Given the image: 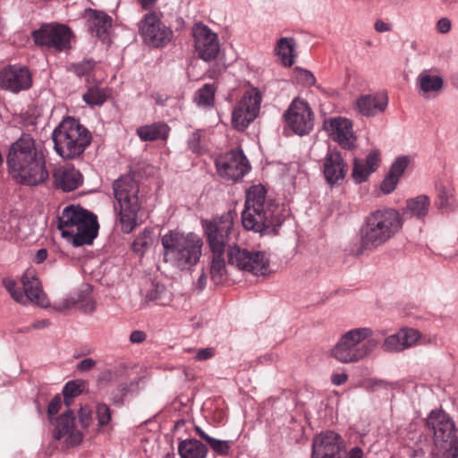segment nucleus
<instances>
[{"label":"nucleus","instance_id":"obj_64","mask_svg":"<svg viewBox=\"0 0 458 458\" xmlns=\"http://www.w3.org/2000/svg\"><path fill=\"white\" fill-rule=\"evenodd\" d=\"M143 9H148L154 5L157 0H138Z\"/></svg>","mask_w":458,"mask_h":458},{"label":"nucleus","instance_id":"obj_13","mask_svg":"<svg viewBox=\"0 0 458 458\" xmlns=\"http://www.w3.org/2000/svg\"><path fill=\"white\" fill-rule=\"evenodd\" d=\"M202 240L195 233H188L174 243V267L180 270H190L201 257Z\"/></svg>","mask_w":458,"mask_h":458},{"label":"nucleus","instance_id":"obj_47","mask_svg":"<svg viewBox=\"0 0 458 458\" xmlns=\"http://www.w3.org/2000/svg\"><path fill=\"white\" fill-rule=\"evenodd\" d=\"M410 159L406 156L399 157L393 163L389 174L397 177L398 179L403 174L409 165Z\"/></svg>","mask_w":458,"mask_h":458},{"label":"nucleus","instance_id":"obj_22","mask_svg":"<svg viewBox=\"0 0 458 458\" xmlns=\"http://www.w3.org/2000/svg\"><path fill=\"white\" fill-rule=\"evenodd\" d=\"M348 165L340 152L328 150L323 164L325 179L331 186L339 184L345 177Z\"/></svg>","mask_w":458,"mask_h":458},{"label":"nucleus","instance_id":"obj_10","mask_svg":"<svg viewBox=\"0 0 458 458\" xmlns=\"http://www.w3.org/2000/svg\"><path fill=\"white\" fill-rule=\"evenodd\" d=\"M32 37L37 45L63 52L71 48L72 31L65 24L51 22L41 25L33 31Z\"/></svg>","mask_w":458,"mask_h":458},{"label":"nucleus","instance_id":"obj_29","mask_svg":"<svg viewBox=\"0 0 458 458\" xmlns=\"http://www.w3.org/2000/svg\"><path fill=\"white\" fill-rule=\"evenodd\" d=\"M419 91L424 98L438 94L444 85L443 79L438 75H432L428 71L421 72L417 77Z\"/></svg>","mask_w":458,"mask_h":458},{"label":"nucleus","instance_id":"obj_14","mask_svg":"<svg viewBox=\"0 0 458 458\" xmlns=\"http://www.w3.org/2000/svg\"><path fill=\"white\" fill-rule=\"evenodd\" d=\"M284 120L286 127L300 136L308 134L314 125L311 108L306 101L299 98L292 101L284 114Z\"/></svg>","mask_w":458,"mask_h":458},{"label":"nucleus","instance_id":"obj_26","mask_svg":"<svg viewBox=\"0 0 458 458\" xmlns=\"http://www.w3.org/2000/svg\"><path fill=\"white\" fill-rule=\"evenodd\" d=\"M84 18L88 29L98 38H105L112 25V19L109 15L101 11L88 9L85 11Z\"/></svg>","mask_w":458,"mask_h":458},{"label":"nucleus","instance_id":"obj_50","mask_svg":"<svg viewBox=\"0 0 458 458\" xmlns=\"http://www.w3.org/2000/svg\"><path fill=\"white\" fill-rule=\"evenodd\" d=\"M162 245L164 248V260L168 262L172 252V230H169L162 237Z\"/></svg>","mask_w":458,"mask_h":458},{"label":"nucleus","instance_id":"obj_4","mask_svg":"<svg viewBox=\"0 0 458 458\" xmlns=\"http://www.w3.org/2000/svg\"><path fill=\"white\" fill-rule=\"evenodd\" d=\"M58 230L75 247L91 244L98 235L97 216L80 206L65 207L58 216Z\"/></svg>","mask_w":458,"mask_h":458},{"label":"nucleus","instance_id":"obj_41","mask_svg":"<svg viewBox=\"0 0 458 458\" xmlns=\"http://www.w3.org/2000/svg\"><path fill=\"white\" fill-rule=\"evenodd\" d=\"M84 382L81 380H72L67 382L63 388V394L64 397V403L67 406H70L72 398L79 395L82 392Z\"/></svg>","mask_w":458,"mask_h":458},{"label":"nucleus","instance_id":"obj_44","mask_svg":"<svg viewBox=\"0 0 458 458\" xmlns=\"http://www.w3.org/2000/svg\"><path fill=\"white\" fill-rule=\"evenodd\" d=\"M3 284L11 297L19 303H25V296L21 289L17 286L16 282L12 278H4Z\"/></svg>","mask_w":458,"mask_h":458},{"label":"nucleus","instance_id":"obj_53","mask_svg":"<svg viewBox=\"0 0 458 458\" xmlns=\"http://www.w3.org/2000/svg\"><path fill=\"white\" fill-rule=\"evenodd\" d=\"M452 22L446 17L440 18L437 22V30L439 33L446 34L451 30Z\"/></svg>","mask_w":458,"mask_h":458},{"label":"nucleus","instance_id":"obj_63","mask_svg":"<svg viewBox=\"0 0 458 458\" xmlns=\"http://www.w3.org/2000/svg\"><path fill=\"white\" fill-rule=\"evenodd\" d=\"M49 325H50V321L48 319L45 318V319L35 321L32 324V327L34 329H43V328L49 327Z\"/></svg>","mask_w":458,"mask_h":458},{"label":"nucleus","instance_id":"obj_5","mask_svg":"<svg viewBox=\"0 0 458 458\" xmlns=\"http://www.w3.org/2000/svg\"><path fill=\"white\" fill-rule=\"evenodd\" d=\"M373 330L370 327H356L345 332L330 354L342 363H356L369 355L377 346V341L372 338Z\"/></svg>","mask_w":458,"mask_h":458},{"label":"nucleus","instance_id":"obj_3","mask_svg":"<svg viewBox=\"0 0 458 458\" xmlns=\"http://www.w3.org/2000/svg\"><path fill=\"white\" fill-rule=\"evenodd\" d=\"M403 220L395 208H378L369 213L360 228L361 250H373L385 244L403 228Z\"/></svg>","mask_w":458,"mask_h":458},{"label":"nucleus","instance_id":"obj_51","mask_svg":"<svg viewBox=\"0 0 458 458\" xmlns=\"http://www.w3.org/2000/svg\"><path fill=\"white\" fill-rule=\"evenodd\" d=\"M62 407V398L59 395H55L48 404L47 416L50 421L53 420V416L58 413Z\"/></svg>","mask_w":458,"mask_h":458},{"label":"nucleus","instance_id":"obj_52","mask_svg":"<svg viewBox=\"0 0 458 458\" xmlns=\"http://www.w3.org/2000/svg\"><path fill=\"white\" fill-rule=\"evenodd\" d=\"M127 393V386L121 385L118 386L116 392H114L110 397L112 403L115 405H121L123 403V396Z\"/></svg>","mask_w":458,"mask_h":458},{"label":"nucleus","instance_id":"obj_58","mask_svg":"<svg viewBox=\"0 0 458 458\" xmlns=\"http://www.w3.org/2000/svg\"><path fill=\"white\" fill-rule=\"evenodd\" d=\"M374 29L377 32L383 33L391 31L393 25L388 22H385L382 20H377L374 24Z\"/></svg>","mask_w":458,"mask_h":458},{"label":"nucleus","instance_id":"obj_18","mask_svg":"<svg viewBox=\"0 0 458 458\" xmlns=\"http://www.w3.org/2000/svg\"><path fill=\"white\" fill-rule=\"evenodd\" d=\"M32 78L29 69L21 65H8L0 72L2 89L18 93L31 87Z\"/></svg>","mask_w":458,"mask_h":458},{"label":"nucleus","instance_id":"obj_54","mask_svg":"<svg viewBox=\"0 0 458 458\" xmlns=\"http://www.w3.org/2000/svg\"><path fill=\"white\" fill-rule=\"evenodd\" d=\"M96 360L92 358H85L77 363L76 369L79 371H89L96 366Z\"/></svg>","mask_w":458,"mask_h":458},{"label":"nucleus","instance_id":"obj_30","mask_svg":"<svg viewBox=\"0 0 458 458\" xmlns=\"http://www.w3.org/2000/svg\"><path fill=\"white\" fill-rule=\"evenodd\" d=\"M136 132L142 141L166 140L169 137L170 127L165 123L157 122L140 126Z\"/></svg>","mask_w":458,"mask_h":458},{"label":"nucleus","instance_id":"obj_46","mask_svg":"<svg viewBox=\"0 0 458 458\" xmlns=\"http://www.w3.org/2000/svg\"><path fill=\"white\" fill-rule=\"evenodd\" d=\"M208 444L216 454L219 455H227L233 445V441L219 440L211 437V439H208Z\"/></svg>","mask_w":458,"mask_h":458},{"label":"nucleus","instance_id":"obj_37","mask_svg":"<svg viewBox=\"0 0 458 458\" xmlns=\"http://www.w3.org/2000/svg\"><path fill=\"white\" fill-rule=\"evenodd\" d=\"M224 253L225 251L212 252L213 258L210 267V275L212 281L216 284H222L226 275Z\"/></svg>","mask_w":458,"mask_h":458},{"label":"nucleus","instance_id":"obj_33","mask_svg":"<svg viewBox=\"0 0 458 458\" xmlns=\"http://www.w3.org/2000/svg\"><path fill=\"white\" fill-rule=\"evenodd\" d=\"M276 53L285 66H292L296 56L295 41L293 38H282L276 45Z\"/></svg>","mask_w":458,"mask_h":458},{"label":"nucleus","instance_id":"obj_45","mask_svg":"<svg viewBox=\"0 0 458 458\" xmlns=\"http://www.w3.org/2000/svg\"><path fill=\"white\" fill-rule=\"evenodd\" d=\"M118 377V368L106 369L98 374L97 381L99 386L104 387L114 383Z\"/></svg>","mask_w":458,"mask_h":458},{"label":"nucleus","instance_id":"obj_20","mask_svg":"<svg viewBox=\"0 0 458 458\" xmlns=\"http://www.w3.org/2000/svg\"><path fill=\"white\" fill-rule=\"evenodd\" d=\"M143 40L149 46L159 47L168 41V33L161 27L160 20L154 13L146 14L140 23Z\"/></svg>","mask_w":458,"mask_h":458},{"label":"nucleus","instance_id":"obj_21","mask_svg":"<svg viewBox=\"0 0 458 458\" xmlns=\"http://www.w3.org/2000/svg\"><path fill=\"white\" fill-rule=\"evenodd\" d=\"M312 447L313 457L335 458V455L344 447V442L338 434L327 431L314 439Z\"/></svg>","mask_w":458,"mask_h":458},{"label":"nucleus","instance_id":"obj_42","mask_svg":"<svg viewBox=\"0 0 458 458\" xmlns=\"http://www.w3.org/2000/svg\"><path fill=\"white\" fill-rule=\"evenodd\" d=\"M95 412L99 430L110 424L112 420V411L107 404L100 402L97 403Z\"/></svg>","mask_w":458,"mask_h":458},{"label":"nucleus","instance_id":"obj_23","mask_svg":"<svg viewBox=\"0 0 458 458\" xmlns=\"http://www.w3.org/2000/svg\"><path fill=\"white\" fill-rule=\"evenodd\" d=\"M420 334L417 329L403 327L396 334L388 335L382 344L386 352H399L416 344Z\"/></svg>","mask_w":458,"mask_h":458},{"label":"nucleus","instance_id":"obj_61","mask_svg":"<svg viewBox=\"0 0 458 458\" xmlns=\"http://www.w3.org/2000/svg\"><path fill=\"white\" fill-rule=\"evenodd\" d=\"M196 288L199 290V291H202L206 285H207V276L204 272H202L200 274V276H199L197 282H196Z\"/></svg>","mask_w":458,"mask_h":458},{"label":"nucleus","instance_id":"obj_36","mask_svg":"<svg viewBox=\"0 0 458 458\" xmlns=\"http://www.w3.org/2000/svg\"><path fill=\"white\" fill-rule=\"evenodd\" d=\"M153 230L151 228H144L131 243L132 251L138 256L142 257L153 244Z\"/></svg>","mask_w":458,"mask_h":458},{"label":"nucleus","instance_id":"obj_32","mask_svg":"<svg viewBox=\"0 0 458 458\" xmlns=\"http://www.w3.org/2000/svg\"><path fill=\"white\" fill-rule=\"evenodd\" d=\"M178 453L181 458H206L208 447L199 440L188 439L179 443Z\"/></svg>","mask_w":458,"mask_h":458},{"label":"nucleus","instance_id":"obj_25","mask_svg":"<svg viewBox=\"0 0 458 458\" xmlns=\"http://www.w3.org/2000/svg\"><path fill=\"white\" fill-rule=\"evenodd\" d=\"M54 185L63 191H72L83 182L82 174L73 165H64L55 169L53 173Z\"/></svg>","mask_w":458,"mask_h":458},{"label":"nucleus","instance_id":"obj_28","mask_svg":"<svg viewBox=\"0 0 458 458\" xmlns=\"http://www.w3.org/2000/svg\"><path fill=\"white\" fill-rule=\"evenodd\" d=\"M386 106L387 97L385 95H364L357 100V107L360 113L366 116L383 112Z\"/></svg>","mask_w":458,"mask_h":458},{"label":"nucleus","instance_id":"obj_43","mask_svg":"<svg viewBox=\"0 0 458 458\" xmlns=\"http://www.w3.org/2000/svg\"><path fill=\"white\" fill-rule=\"evenodd\" d=\"M96 62L93 59H84L79 63L72 64L69 70L78 77L89 75L95 68Z\"/></svg>","mask_w":458,"mask_h":458},{"label":"nucleus","instance_id":"obj_12","mask_svg":"<svg viewBox=\"0 0 458 458\" xmlns=\"http://www.w3.org/2000/svg\"><path fill=\"white\" fill-rule=\"evenodd\" d=\"M228 263L254 276H265L268 272V258L264 251H250L238 246L229 247Z\"/></svg>","mask_w":458,"mask_h":458},{"label":"nucleus","instance_id":"obj_39","mask_svg":"<svg viewBox=\"0 0 458 458\" xmlns=\"http://www.w3.org/2000/svg\"><path fill=\"white\" fill-rule=\"evenodd\" d=\"M189 148L197 154H201L208 149V138L205 131L197 130L189 139Z\"/></svg>","mask_w":458,"mask_h":458},{"label":"nucleus","instance_id":"obj_16","mask_svg":"<svg viewBox=\"0 0 458 458\" xmlns=\"http://www.w3.org/2000/svg\"><path fill=\"white\" fill-rule=\"evenodd\" d=\"M218 174L228 180L237 181L250 169V163L242 150H232L216 159Z\"/></svg>","mask_w":458,"mask_h":458},{"label":"nucleus","instance_id":"obj_38","mask_svg":"<svg viewBox=\"0 0 458 458\" xmlns=\"http://www.w3.org/2000/svg\"><path fill=\"white\" fill-rule=\"evenodd\" d=\"M84 301L85 295L81 292H74L64 299L55 301L52 307L55 311L62 312L75 307Z\"/></svg>","mask_w":458,"mask_h":458},{"label":"nucleus","instance_id":"obj_2","mask_svg":"<svg viewBox=\"0 0 458 458\" xmlns=\"http://www.w3.org/2000/svg\"><path fill=\"white\" fill-rule=\"evenodd\" d=\"M242 223L246 230L260 234L275 233L283 223L280 207L267 199L264 186L253 185L246 192Z\"/></svg>","mask_w":458,"mask_h":458},{"label":"nucleus","instance_id":"obj_1","mask_svg":"<svg viewBox=\"0 0 458 458\" xmlns=\"http://www.w3.org/2000/svg\"><path fill=\"white\" fill-rule=\"evenodd\" d=\"M7 165L10 175L21 184L38 185L48 178L45 155L29 134H22L12 145Z\"/></svg>","mask_w":458,"mask_h":458},{"label":"nucleus","instance_id":"obj_31","mask_svg":"<svg viewBox=\"0 0 458 458\" xmlns=\"http://www.w3.org/2000/svg\"><path fill=\"white\" fill-rule=\"evenodd\" d=\"M429 207V198L426 195H419L406 200L403 215H409L411 217L422 219L428 215Z\"/></svg>","mask_w":458,"mask_h":458},{"label":"nucleus","instance_id":"obj_57","mask_svg":"<svg viewBox=\"0 0 458 458\" xmlns=\"http://www.w3.org/2000/svg\"><path fill=\"white\" fill-rule=\"evenodd\" d=\"M146 333L141 330H134L130 335L131 344H141L146 340Z\"/></svg>","mask_w":458,"mask_h":458},{"label":"nucleus","instance_id":"obj_8","mask_svg":"<svg viewBox=\"0 0 458 458\" xmlns=\"http://www.w3.org/2000/svg\"><path fill=\"white\" fill-rule=\"evenodd\" d=\"M428 424L433 430L434 445L438 453L453 458L458 456L455 424L450 415L442 410L432 411Z\"/></svg>","mask_w":458,"mask_h":458},{"label":"nucleus","instance_id":"obj_6","mask_svg":"<svg viewBox=\"0 0 458 458\" xmlns=\"http://www.w3.org/2000/svg\"><path fill=\"white\" fill-rule=\"evenodd\" d=\"M55 152L64 159L80 157L90 144L89 131L72 117L64 119L52 133Z\"/></svg>","mask_w":458,"mask_h":458},{"label":"nucleus","instance_id":"obj_35","mask_svg":"<svg viewBox=\"0 0 458 458\" xmlns=\"http://www.w3.org/2000/svg\"><path fill=\"white\" fill-rule=\"evenodd\" d=\"M217 86L215 82L206 83L195 92L194 101L199 106L212 107Z\"/></svg>","mask_w":458,"mask_h":458},{"label":"nucleus","instance_id":"obj_15","mask_svg":"<svg viewBox=\"0 0 458 458\" xmlns=\"http://www.w3.org/2000/svg\"><path fill=\"white\" fill-rule=\"evenodd\" d=\"M192 35L198 56L205 62L215 60L220 52L217 34L207 25L198 23L193 27Z\"/></svg>","mask_w":458,"mask_h":458},{"label":"nucleus","instance_id":"obj_60","mask_svg":"<svg viewBox=\"0 0 458 458\" xmlns=\"http://www.w3.org/2000/svg\"><path fill=\"white\" fill-rule=\"evenodd\" d=\"M346 458H363V451L358 446L353 447L349 451Z\"/></svg>","mask_w":458,"mask_h":458},{"label":"nucleus","instance_id":"obj_59","mask_svg":"<svg viewBox=\"0 0 458 458\" xmlns=\"http://www.w3.org/2000/svg\"><path fill=\"white\" fill-rule=\"evenodd\" d=\"M348 379V375L346 373H335L332 375V383L335 386H341L344 384Z\"/></svg>","mask_w":458,"mask_h":458},{"label":"nucleus","instance_id":"obj_24","mask_svg":"<svg viewBox=\"0 0 458 458\" xmlns=\"http://www.w3.org/2000/svg\"><path fill=\"white\" fill-rule=\"evenodd\" d=\"M21 281L23 286L22 292L25 296V302L30 301L44 308L49 306V301L34 270L27 269L21 276Z\"/></svg>","mask_w":458,"mask_h":458},{"label":"nucleus","instance_id":"obj_62","mask_svg":"<svg viewBox=\"0 0 458 458\" xmlns=\"http://www.w3.org/2000/svg\"><path fill=\"white\" fill-rule=\"evenodd\" d=\"M47 250L46 249H40L36 253L35 261L38 264H40L43 261H45L47 259Z\"/></svg>","mask_w":458,"mask_h":458},{"label":"nucleus","instance_id":"obj_7","mask_svg":"<svg viewBox=\"0 0 458 458\" xmlns=\"http://www.w3.org/2000/svg\"><path fill=\"white\" fill-rule=\"evenodd\" d=\"M113 189L119 206L116 219L123 233H129L139 224V185L131 177L124 176L114 181Z\"/></svg>","mask_w":458,"mask_h":458},{"label":"nucleus","instance_id":"obj_34","mask_svg":"<svg viewBox=\"0 0 458 458\" xmlns=\"http://www.w3.org/2000/svg\"><path fill=\"white\" fill-rule=\"evenodd\" d=\"M108 89L97 85L89 86L87 91L83 94V101L89 106L94 107L96 106H103L108 98Z\"/></svg>","mask_w":458,"mask_h":458},{"label":"nucleus","instance_id":"obj_27","mask_svg":"<svg viewBox=\"0 0 458 458\" xmlns=\"http://www.w3.org/2000/svg\"><path fill=\"white\" fill-rule=\"evenodd\" d=\"M380 157L377 150L371 151L365 160L354 158L352 173L353 180L356 182L366 181L368 176L378 167Z\"/></svg>","mask_w":458,"mask_h":458},{"label":"nucleus","instance_id":"obj_9","mask_svg":"<svg viewBox=\"0 0 458 458\" xmlns=\"http://www.w3.org/2000/svg\"><path fill=\"white\" fill-rule=\"evenodd\" d=\"M235 213L228 211L212 220L202 221L211 252L225 251L231 241Z\"/></svg>","mask_w":458,"mask_h":458},{"label":"nucleus","instance_id":"obj_56","mask_svg":"<svg viewBox=\"0 0 458 458\" xmlns=\"http://www.w3.org/2000/svg\"><path fill=\"white\" fill-rule=\"evenodd\" d=\"M214 354H215L214 348L208 347V348L199 350L197 352L195 357L198 360H206L208 359L212 358L214 356Z\"/></svg>","mask_w":458,"mask_h":458},{"label":"nucleus","instance_id":"obj_49","mask_svg":"<svg viewBox=\"0 0 458 458\" xmlns=\"http://www.w3.org/2000/svg\"><path fill=\"white\" fill-rule=\"evenodd\" d=\"M399 179L388 173L381 183V191L386 193H391L396 187Z\"/></svg>","mask_w":458,"mask_h":458},{"label":"nucleus","instance_id":"obj_40","mask_svg":"<svg viewBox=\"0 0 458 458\" xmlns=\"http://www.w3.org/2000/svg\"><path fill=\"white\" fill-rule=\"evenodd\" d=\"M454 190L452 187L440 185L437 188V201L436 203L438 209H447L452 207L454 201Z\"/></svg>","mask_w":458,"mask_h":458},{"label":"nucleus","instance_id":"obj_55","mask_svg":"<svg viewBox=\"0 0 458 458\" xmlns=\"http://www.w3.org/2000/svg\"><path fill=\"white\" fill-rule=\"evenodd\" d=\"M299 79L306 85L312 86L316 82L315 76L307 70H301L299 72Z\"/></svg>","mask_w":458,"mask_h":458},{"label":"nucleus","instance_id":"obj_19","mask_svg":"<svg viewBox=\"0 0 458 458\" xmlns=\"http://www.w3.org/2000/svg\"><path fill=\"white\" fill-rule=\"evenodd\" d=\"M324 128L330 138L344 149H352L356 146V137L352 123L347 118L334 117L325 121Z\"/></svg>","mask_w":458,"mask_h":458},{"label":"nucleus","instance_id":"obj_48","mask_svg":"<svg viewBox=\"0 0 458 458\" xmlns=\"http://www.w3.org/2000/svg\"><path fill=\"white\" fill-rule=\"evenodd\" d=\"M78 418L81 427L84 429L89 428L93 421L91 409L87 405L81 407Z\"/></svg>","mask_w":458,"mask_h":458},{"label":"nucleus","instance_id":"obj_11","mask_svg":"<svg viewBox=\"0 0 458 458\" xmlns=\"http://www.w3.org/2000/svg\"><path fill=\"white\" fill-rule=\"evenodd\" d=\"M262 95L257 88L248 89L232 113V125L238 131H243L258 116Z\"/></svg>","mask_w":458,"mask_h":458},{"label":"nucleus","instance_id":"obj_17","mask_svg":"<svg viewBox=\"0 0 458 458\" xmlns=\"http://www.w3.org/2000/svg\"><path fill=\"white\" fill-rule=\"evenodd\" d=\"M50 422L54 425L53 437L63 440L65 447H74L82 442L83 434L75 428V415L71 409Z\"/></svg>","mask_w":458,"mask_h":458}]
</instances>
